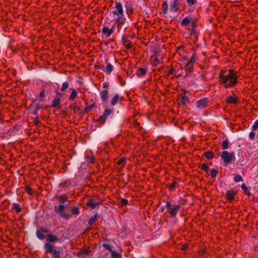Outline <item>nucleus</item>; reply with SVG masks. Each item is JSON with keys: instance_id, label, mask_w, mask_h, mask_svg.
<instances>
[{"instance_id": "32", "label": "nucleus", "mask_w": 258, "mask_h": 258, "mask_svg": "<svg viewBox=\"0 0 258 258\" xmlns=\"http://www.w3.org/2000/svg\"><path fill=\"white\" fill-rule=\"evenodd\" d=\"M111 258H121V256L115 251H111Z\"/></svg>"}, {"instance_id": "40", "label": "nucleus", "mask_w": 258, "mask_h": 258, "mask_svg": "<svg viewBox=\"0 0 258 258\" xmlns=\"http://www.w3.org/2000/svg\"><path fill=\"white\" fill-rule=\"evenodd\" d=\"M201 168L202 170H203L204 171H207L209 169L207 164L205 163H204L202 164Z\"/></svg>"}, {"instance_id": "13", "label": "nucleus", "mask_w": 258, "mask_h": 258, "mask_svg": "<svg viewBox=\"0 0 258 258\" xmlns=\"http://www.w3.org/2000/svg\"><path fill=\"white\" fill-rule=\"evenodd\" d=\"M111 113V111L109 109H105L104 114L102 116H101L99 118V120L100 121H105L107 118L108 116Z\"/></svg>"}, {"instance_id": "55", "label": "nucleus", "mask_w": 258, "mask_h": 258, "mask_svg": "<svg viewBox=\"0 0 258 258\" xmlns=\"http://www.w3.org/2000/svg\"><path fill=\"white\" fill-rule=\"evenodd\" d=\"M169 73L170 74H172V70H170Z\"/></svg>"}, {"instance_id": "6", "label": "nucleus", "mask_w": 258, "mask_h": 258, "mask_svg": "<svg viewBox=\"0 0 258 258\" xmlns=\"http://www.w3.org/2000/svg\"><path fill=\"white\" fill-rule=\"evenodd\" d=\"M102 204V203L101 201L97 197H95L90 198L86 203V205L88 207H89L92 209H94L97 206L100 205Z\"/></svg>"}, {"instance_id": "48", "label": "nucleus", "mask_w": 258, "mask_h": 258, "mask_svg": "<svg viewBox=\"0 0 258 258\" xmlns=\"http://www.w3.org/2000/svg\"><path fill=\"white\" fill-rule=\"evenodd\" d=\"M188 98L187 97H185L184 96L182 98V102L183 103V104H185L187 102H188Z\"/></svg>"}, {"instance_id": "24", "label": "nucleus", "mask_w": 258, "mask_h": 258, "mask_svg": "<svg viewBox=\"0 0 258 258\" xmlns=\"http://www.w3.org/2000/svg\"><path fill=\"white\" fill-rule=\"evenodd\" d=\"M97 216H98L97 214H95L94 215H93V216L91 217L89 219V221H88V224L90 225H92L97 220Z\"/></svg>"}, {"instance_id": "36", "label": "nucleus", "mask_w": 258, "mask_h": 258, "mask_svg": "<svg viewBox=\"0 0 258 258\" xmlns=\"http://www.w3.org/2000/svg\"><path fill=\"white\" fill-rule=\"evenodd\" d=\"M163 13L166 14L168 9V5L166 2H164L163 4Z\"/></svg>"}, {"instance_id": "1", "label": "nucleus", "mask_w": 258, "mask_h": 258, "mask_svg": "<svg viewBox=\"0 0 258 258\" xmlns=\"http://www.w3.org/2000/svg\"><path fill=\"white\" fill-rule=\"evenodd\" d=\"M237 72L232 70H222L219 75V82L225 88L233 87L237 84Z\"/></svg>"}, {"instance_id": "51", "label": "nucleus", "mask_w": 258, "mask_h": 258, "mask_svg": "<svg viewBox=\"0 0 258 258\" xmlns=\"http://www.w3.org/2000/svg\"><path fill=\"white\" fill-rule=\"evenodd\" d=\"M45 96V93H44V90H42L40 93V97H41V98H43Z\"/></svg>"}, {"instance_id": "44", "label": "nucleus", "mask_w": 258, "mask_h": 258, "mask_svg": "<svg viewBox=\"0 0 258 258\" xmlns=\"http://www.w3.org/2000/svg\"><path fill=\"white\" fill-rule=\"evenodd\" d=\"M159 63V60L157 57H155L153 59V64L154 66H156Z\"/></svg>"}, {"instance_id": "14", "label": "nucleus", "mask_w": 258, "mask_h": 258, "mask_svg": "<svg viewBox=\"0 0 258 258\" xmlns=\"http://www.w3.org/2000/svg\"><path fill=\"white\" fill-rule=\"evenodd\" d=\"M147 72V69L144 68H139L138 69L137 75L139 77L144 76Z\"/></svg>"}, {"instance_id": "26", "label": "nucleus", "mask_w": 258, "mask_h": 258, "mask_svg": "<svg viewBox=\"0 0 258 258\" xmlns=\"http://www.w3.org/2000/svg\"><path fill=\"white\" fill-rule=\"evenodd\" d=\"M126 159L124 158H121L117 162V164L120 167H123L125 164Z\"/></svg>"}, {"instance_id": "16", "label": "nucleus", "mask_w": 258, "mask_h": 258, "mask_svg": "<svg viewBox=\"0 0 258 258\" xmlns=\"http://www.w3.org/2000/svg\"><path fill=\"white\" fill-rule=\"evenodd\" d=\"M44 249L47 252L51 253L53 250V246L49 243H47L44 244Z\"/></svg>"}, {"instance_id": "17", "label": "nucleus", "mask_w": 258, "mask_h": 258, "mask_svg": "<svg viewBox=\"0 0 258 258\" xmlns=\"http://www.w3.org/2000/svg\"><path fill=\"white\" fill-rule=\"evenodd\" d=\"M42 232L47 233V231L44 229H42L41 231H37L36 232V235L40 239H43L45 238V235Z\"/></svg>"}, {"instance_id": "3", "label": "nucleus", "mask_w": 258, "mask_h": 258, "mask_svg": "<svg viewBox=\"0 0 258 258\" xmlns=\"http://www.w3.org/2000/svg\"><path fill=\"white\" fill-rule=\"evenodd\" d=\"M220 156L225 166H227L232 161L235 160V153L233 152H228L227 151H222L220 154Z\"/></svg>"}, {"instance_id": "37", "label": "nucleus", "mask_w": 258, "mask_h": 258, "mask_svg": "<svg viewBox=\"0 0 258 258\" xmlns=\"http://www.w3.org/2000/svg\"><path fill=\"white\" fill-rule=\"evenodd\" d=\"M217 173V170L213 168L211 169L210 171V175L212 177L215 178L216 176Z\"/></svg>"}, {"instance_id": "41", "label": "nucleus", "mask_w": 258, "mask_h": 258, "mask_svg": "<svg viewBox=\"0 0 258 258\" xmlns=\"http://www.w3.org/2000/svg\"><path fill=\"white\" fill-rule=\"evenodd\" d=\"M120 203L122 206H126L128 204V200L125 199H121Z\"/></svg>"}, {"instance_id": "18", "label": "nucleus", "mask_w": 258, "mask_h": 258, "mask_svg": "<svg viewBox=\"0 0 258 258\" xmlns=\"http://www.w3.org/2000/svg\"><path fill=\"white\" fill-rule=\"evenodd\" d=\"M121 100H122L121 97H120L119 96V95H118V94L115 95L112 100V101H111L112 105H115L118 101H119V100L121 101Z\"/></svg>"}, {"instance_id": "47", "label": "nucleus", "mask_w": 258, "mask_h": 258, "mask_svg": "<svg viewBox=\"0 0 258 258\" xmlns=\"http://www.w3.org/2000/svg\"><path fill=\"white\" fill-rule=\"evenodd\" d=\"M94 105H92L91 106H87L85 108V111L87 112L90 111L91 109L94 107Z\"/></svg>"}, {"instance_id": "52", "label": "nucleus", "mask_w": 258, "mask_h": 258, "mask_svg": "<svg viewBox=\"0 0 258 258\" xmlns=\"http://www.w3.org/2000/svg\"><path fill=\"white\" fill-rule=\"evenodd\" d=\"M108 83H104L103 84V88L105 89H107L108 88Z\"/></svg>"}, {"instance_id": "46", "label": "nucleus", "mask_w": 258, "mask_h": 258, "mask_svg": "<svg viewBox=\"0 0 258 258\" xmlns=\"http://www.w3.org/2000/svg\"><path fill=\"white\" fill-rule=\"evenodd\" d=\"M195 61H196V58H195V55H193L191 56V57L190 59L188 62H190V63H192L193 64H194V63H195Z\"/></svg>"}, {"instance_id": "29", "label": "nucleus", "mask_w": 258, "mask_h": 258, "mask_svg": "<svg viewBox=\"0 0 258 258\" xmlns=\"http://www.w3.org/2000/svg\"><path fill=\"white\" fill-rule=\"evenodd\" d=\"M229 141L228 140H226L224 141L222 143V149L223 150H226L229 147Z\"/></svg>"}, {"instance_id": "38", "label": "nucleus", "mask_w": 258, "mask_h": 258, "mask_svg": "<svg viewBox=\"0 0 258 258\" xmlns=\"http://www.w3.org/2000/svg\"><path fill=\"white\" fill-rule=\"evenodd\" d=\"M54 258H59L60 257V252L59 251L56 250H53L52 252Z\"/></svg>"}, {"instance_id": "8", "label": "nucleus", "mask_w": 258, "mask_h": 258, "mask_svg": "<svg viewBox=\"0 0 258 258\" xmlns=\"http://www.w3.org/2000/svg\"><path fill=\"white\" fill-rule=\"evenodd\" d=\"M56 98L53 99L52 103V106L53 107H58L60 102V99L62 96V94L59 92H56Z\"/></svg>"}, {"instance_id": "4", "label": "nucleus", "mask_w": 258, "mask_h": 258, "mask_svg": "<svg viewBox=\"0 0 258 258\" xmlns=\"http://www.w3.org/2000/svg\"><path fill=\"white\" fill-rule=\"evenodd\" d=\"M166 206L168 209L170 217L172 218H173L176 216L178 211L180 209L179 205H171V204L169 201H167L166 202Z\"/></svg>"}, {"instance_id": "19", "label": "nucleus", "mask_w": 258, "mask_h": 258, "mask_svg": "<svg viewBox=\"0 0 258 258\" xmlns=\"http://www.w3.org/2000/svg\"><path fill=\"white\" fill-rule=\"evenodd\" d=\"M108 92L107 90H105L104 91H102L100 93V97L101 99L103 101H106L108 98Z\"/></svg>"}, {"instance_id": "21", "label": "nucleus", "mask_w": 258, "mask_h": 258, "mask_svg": "<svg viewBox=\"0 0 258 258\" xmlns=\"http://www.w3.org/2000/svg\"><path fill=\"white\" fill-rule=\"evenodd\" d=\"M71 212L73 215H78L80 214L79 208L77 206H73L72 208Z\"/></svg>"}, {"instance_id": "43", "label": "nucleus", "mask_w": 258, "mask_h": 258, "mask_svg": "<svg viewBox=\"0 0 258 258\" xmlns=\"http://www.w3.org/2000/svg\"><path fill=\"white\" fill-rule=\"evenodd\" d=\"M26 191L29 195H31L33 194V190L30 187H26Z\"/></svg>"}, {"instance_id": "35", "label": "nucleus", "mask_w": 258, "mask_h": 258, "mask_svg": "<svg viewBox=\"0 0 258 258\" xmlns=\"http://www.w3.org/2000/svg\"><path fill=\"white\" fill-rule=\"evenodd\" d=\"M234 180L235 182H238L243 181V178L241 175H236L234 178Z\"/></svg>"}, {"instance_id": "33", "label": "nucleus", "mask_w": 258, "mask_h": 258, "mask_svg": "<svg viewBox=\"0 0 258 258\" xmlns=\"http://www.w3.org/2000/svg\"><path fill=\"white\" fill-rule=\"evenodd\" d=\"M69 83L67 82H63L62 84L61 87L60 88V90L62 92H64L67 88L69 87Z\"/></svg>"}, {"instance_id": "49", "label": "nucleus", "mask_w": 258, "mask_h": 258, "mask_svg": "<svg viewBox=\"0 0 258 258\" xmlns=\"http://www.w3.org/2000/svg\"><path fill=\"white\" fill-rule=\"evenodd\" d=\"M88 159L91 163H93L95 160L94 157L92 156L88 157Z\"/></svg>"}, {"instance_id": "42", "label": "nucleus", "mask_w": 258, "mask_h": 258, "mask_svg": "<svg viewBox=\"0 0 258 258\" xmlns=\"http://www.w3.org/2000/svg\"><path fill=\"white\" fill-rule=\"evenodd\" d=\"M258 128V120H256L252 126V130H256Z\"/></svg>"}, {"instance_id": "27", "label": "nucleus", "mask_w": 258, "mask_h": 258, "mask_svg": "<svg viewBox=\"0 0 258 258\" xmlns=\"http://www.w3.org/2000/svg\"><path fill=\"white\" fill-rule=\"evenodd\" d=\"M113 69V67L112 64L109 63L107 65L105 69V72L108 74H110V73L112 71Z\"/></svg>"}, {"instance_id": "50", "label": "nucleus", "mask_w": 258, "mask_h": 258, "mask_svg": "<svg viewBox=\"0 0 258 258\" xmlns=\"http://www.w3.org/2000/svg\"><path fill=\"white\" fill-rule=\"evenodd\" d=\"M176 185V182H173V183H172L170 185V186H169V189H170V190H171V189H172L174 188L175 187Z\"/></svg>"}, {"instance_id": "15", "label": "nucleus", "mask_w": 258, "mask_h": 258, "mask_svg": "<svg viewBox=\"0 0 258 258\" xmlns=\"http://www.w3.org/2000/svg\"><path fill=\"white\" fill-rule=\"evenodd\" d=\"M47 241L49 242H55L58 240V238L54 235L48 234L46 236Z\"/></svg>"}, {"instance_id": "9", "label": "nucleus", "mask_w": 258, "mask_h": 258, "mask_svg": "<svg viewBox=\"0 0 258 258\" xmlns=\"http://www.w3.org/2000/svg\"><path fill=\"white\" fill-rule=\"evenodd\" d=\"M238 101V97L234 94L233 96L228 97L226 99V102L228 104H236Z\"/></svg>"}, {"instance_id": "10", "label": "nucleus", "mask_w": 258, "mask_h": 258, "mask_svg": "<svg viewBox=\"0 0 258 258\" xmlns=\"http://www.w3.org/2000/svg\"><path fill=\"white\" fill-rule=\"evenodd\" d=\"M207 98H202L200 99L197 101L196 106L201 109L205 108L207 106Z\"/></svg>"}, {"instance_id": "54", "label": "nucleus", "mask_w": 258, "mask_h": 258, "mask_svg": "<svg viewBox=\"0 0 258 258\" xmlns=\"http://www.w3.org/2000/svg\"><path fill=\"white\" fill-rule=\"evenodd\" d=\"M127 48H131V45L130 44H128V45H127Z\"/></svg>"}, {"instance_id": "20", "label": "nucleus", "mask_w": 258, "mask_h": 258, "mask_svg": "<svg viewBox=\"0 0 258 258\" xmlns=\"http://www.w3.org/2000/svg\"><path fill=\"white\" fill-rule=\"evenodd\" d=\"M72 92L69 97L70 100H74L77 96V92L75 89H72Z\"/></svg>"}, {"instance_id": "28", "label": "nucleus", "mask_w": 258, "mask_h": 258, "mask_svg": "<svg viewBox=\"0 0 258 258\" xmlns=\"http://www.w3.org/2000/svg\"><path fill=\"white\" fill-rule=\"evenodd\" d=\"M204 156L208 159H212L214 157V154L212 152L208 151L204 153Z\"/></svg>"}, {"instance_id": "53", "label": "nucleus", "mask_w": 258, "mask_h": 258, "mask_svg": "<svg viewBox=\"0 0 258 258\" xmlns=\"http://www.w3.org/2000/svg\"><path fill=\"white\" fill-rule=\"evenodd\" d=\"M187 248V245H183V246H182V249L183 250H186Z\"/></svg>"}, {"instance_id": "31", "label": "nucleus", "mask_w": 258, "mask_h": 258, "mask_svg": "<svg viewBox=\"0 0 258 258\" xmlns=\"http://www.w3.org/2000/svg\"><path fill=\"white\" fill-rule=\"evenodd\" d=\"M241 187L245 194H246L247 196H249L250 195V192L248 190L247 187L245 184H242Z\"/></svg>"}, {"instance_id": "45", "label": "nucleus", "mask_w": 258, "mask_h": 258, "mask_svg": "<svg viewBox=\"0 0 258 258\" xmlns=\"http://www.w3.org/2000/svg\"><path fill=\"white\" fill-rule=\"evenodd\" d=\"M255 136V133L252 131L249 134V138L250 139H253Z\"/></svg>"}, {"instance_id": "22", "label": "nucleus", "mask_w": 258, "mask_h": 258, "mask_svg": "<svg viewBox=\"0 0 258 258\" xmlns=\"http://www.w3.org/2000/svg\"><path fill=\"white\" fill-rule=\"evenodd\" d=\"M194 64L187 61L185 66V71L187 72H191L193 69Z\"/></svg>"}, {"instance_id": "23", "label": "nucleus", "mask_w": 258, "mask_h": 258, "mask_svg": "<svg viewBox=\"0 0 258 258\" xmlns=\"http://www.w3.org/2000/svg\"><path fill=\"white\" fill-rule=\"evenodd\" d=\"M13 209H14L17 213H19L21 212V208L20 207L19 204L17 203H13Z\"/></svg>"}, {"instance_id": "7", "label": "nucleus", "mask_w": 258, "mask_h": 258, "mask_svg": "<svg viewBox=\"0 0 258 258\" xmlns=\"http://www.w3.org/2000/svg\"><path fill=\"white\" fill-rule=\"evenodd\" d=\"M180 5V0H174L170 5V10L173 12H176L179 10Z\"/></svg>"}, {"instance_id": "39", "label": "nucleus", "mask_w": 258, "mask_h": 258, "mask_svg": "<svg viewBox=\"0 0 258 258\" xmlns=\"http://www.w3.org/2000/svg\"><path fill=\"white\" fill-rule=\"evenodd\" d=\"M103 246L105 248H106L107 249L109 250L111 253V251H113L111 248H112L111 246L108 244L104 243V244H103Z\"/></svg>"}, {"instance_id": "5", "label": "nucleus", "mask_w": 258, "mask_h": 258, "mask_svg": "<svg viewBox=\"0 0 258 258\" xmlns=\"http://www.w3.org/2000/svg\"><path fill=\"white\" fill-rule=\"evenodd\" d=\"M67 207V206L65 207L64 205H60L58 207H55L54 211L57 214L59 215L60 217L68 220L71 218V216L64 212V209Z\"/></svg>"}, {"instance_id": "2", "label": "nucleus", "mask_w": 258, "mask_h": 258, "mask_svg": "<svg viewBox=\"0 0 258 258\" xmlns=\"http://www.w3.org/2000/svg\"><path fill=\"white\" fill-rule=\"evenodd\" d=\"M115 10L112 11L113 20L117 23V26L124 24L126 19L123 15V10L121 4L116 2L115 4Z\"/></svg>"}, {"instance_id": "34", "label": "nucleus", "mask_w": 258, "mask_h": 258, "mask_svg": "<svg viewBox=\"0 0 258 258\" xmlns=\"http://www.w3.org/2000/svg\"><path fill=\"white\" fill-rule=\"evenodd\" d=\"M187 6L188 7L192 6L193 5H195L197 3L198 0H185Z\"/></svg>"}, {"instance_id": "25", "label": "nucleus", "mask_w": 258, "mask_h": 258, "mask_svg": "<svg viewBox=\"0 0 258 258\" xmlns=\"http://www.w3.org/2000/svg\"><path fill=\"white\" fill-rule=\"evenodd\" d=\"M68 197L66 195H61V196H59L58 198V201H59V203H63L66 202L67 201H68Z\"/></svg>"}, {"instance_id": "12", "label": "nucleus", "mask_w": 258, "mask_h": 258, "mask_svg": "<svg viewBox=\"0 0 258 258\" xmlns=\"http://www.w3.org/2000/svg\"><path fill=\"white\" fill-rule=\"evenodd\" d=\"M236 194V192L233 189L228 190L226 194V197L227 200L230 201L233 200L235 198Z\"/></svg>"}, {"instance_id": "30", "label": "nucleus", "mask_w": 258, "mask_h": 258, "mask_svg": "<svg viewBox=\"0 0 258 258\" xmlns=\"http://www.w3.org/2000/svg\"><path fill=\"white\" fill-rule=\"evenodd\" d=\"M190 22V19L187 17H186L184 18L181 22V24L183 26H186L187 24H188Z\"/></svg>"}, {"instance_id": "11", "label": "nucleus", "mask_w": 258, "mask_h": 258, "mask_svg": "<svg viewBox=\"0 0 258 258\" xmlns=\"http://www.w3.org/2000/svg\"><path fill=\"white\" fill-rule=\"evenodd\" d=\"M114 27H112L111 29H109L106 27H104L102 30V34H105L107 37L110 36L114 31Z\"/></svg>"}]
</instances>
